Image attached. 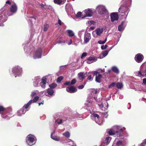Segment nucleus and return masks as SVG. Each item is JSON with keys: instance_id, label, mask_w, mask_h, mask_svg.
<instances>
[{"instance_id": "1", "label": "nucleus", "mask_w": 146, "mask_h": 146, "mask_svg": "<svg viewBox=\"0 0 146 146\" xmlns=\"http://www.w3.org/2000/svg\"><path fill=\"white\" fill-rule=\"evenodd\" d=\"M126 129L125 128L120 125L114 126L108 131L110 135L116 134L118 137H121L123 135V131Z\"/></svg>"}, {"instance_id": "2", "label": "nucleus", "mask_w": 146, "mask_h": 146, "mask_svg": "<svg viewBox=\"0 0 146 146\" xmlns=\"http://www.w3.org/2000/svg\"><path fill=\"white\" fill-rule=\"evenodd\" d=\"M0 114H1V117L3 118L8 119L12 115V110L8 109L6 110L3 106H0Z\"/></svg>"}, {"instance_id": "3", "label": "nucleus", "mask_w": 146, "mask_h": 146, "mask_svg": "<svg viewBox=\"0 0 146 146\" xmlns=\"http://www.w3.org/2000/svg\"><path fill=\"white\" fill-rule=\"evenodd\" d=\"M22 72V68L19 66H15L13 67L12 70V74L15 77L21 75Z\"/></svg>"}, {"instance_id": "4", "label": "nucleus", "mask_w": 146, "mask_h": 146, "mask_svg": "<svg viewBox=\"0 0 146 146\" xmlns=\"http://www.w3.org/2000/svg\"><path fill=\"white\" fill-rule=\"evenodd\" d=\"M36 139L35 136L32 134H29L26 138L27 143L29 146H32L36 143Z\"/></svg>"}, {"instance_id": "5", "label": "nucleus", "mask_w": 146, "mask_h": 146, "mask_svg": "<svg viewBox=\"0 0 146 146\" xmlns=\"http://www.w3.org/2000/svg\"><path fill=\"white\" fill-rule=\"evenodd\" d=\"M96 10L101 15H104L108 13V11L105 7L102 5H99L96 8Z\"/></svg>"}, {"instance_id": "6", "label": "nucleus", "mask_w": 146, "mask_h": 146, "mask_svg": "<svg viewBox=\"0 0 146 146\" xmlns=\"http://www.w3.org/2000/svg\"><path fill=\"white\" fill-rule=\"evenodd\" d=\"M92 119L95 121L96 123L99 125H101L102 123V122L101 120H100V116L97 114L94 113L91 115Z\"/></svg>"}, {"instance_id": "7", "label": "nucleus", "mask_w": 146, "mask_h": 146, "mask_svg": "<svg viewBox=\"0 0 146 146\" xmlns=\"http://www.w3.org/2000/svg\"><path fill=\"white\" fill-rule=\"evenodd\" d=\"M94 12V10L92 9H88L85 10L83 12L85 15L82 17V18H84L86 17H91L93 15Z\"/></svg>"}, {"instance_id": "8", "label": "nucleus", "mask_w": 146, "mask_h": 146, "mask_svg": "<svg viewBox=\"0 0 146 146\" xmlns=\"http://www.w3.org/2000/svg\"><path fill=\"white\" fill-rule=\"evenodd\" d=\"M42 50L41 48H38L34 52L33 57L34 59L39 58H41Z\"/></svg>"}, {"instance_id": "9", "label": "nucleus", "mask_w": 146, "mask_h": 146, "mask_svg": "<svg viewBox=\"0 0 146 146\" xmlns=\"http://www.w3.org/2000/svg\"><path fill=\"white\" fill-rule=\"evenodd\" d=\"M135 74L139 77H146V69L144 70L141 66L140 70L135 72Z\"/></svg>"}, {"instance_id": "10", "label": "nucleus", "mask_w": 146, "mask_h": 146, "mask_svg": "<svg viewBox=\"0 0 146 146\" xmlns=\"http://www.w3.org/2000/svg\"><path fill=\"white\" fill-rule=\"evenodd\" d=\"M54 93L53 90L51 88H48L43 92L45 95L48 97L52 96L54 95Z\"/></svg>"}, {"instance_id": "11", "label": "nucleus", "mask_w": 146, "mask_h": 146, "mask_svg": "<svg viewBox=\"0 0 146 146\" xmlns=\"http://www.w3.org/2000/svg\"><path fill=\"white\" fill-rule=\"evenodd\" d=\"M98 72L96 71L90 72H88V76L87 78V81H92L93 80V78L94 75H96L98 74Z\"/></svg>"}, {"instance_id": "12", "label": "nucleus", "mask_w": 146, "mask_h": 146, "mask_svg": "<svg viewBox=\"0 0 146 146\" xmlns=\"http://www.w3.org/2000/svg\"><path fill=\"white\" fill-rule=\"evenodd\" d=\"M38 99L39 97L38 96H36L33 100H30L27 104H25L24 108L25 109H27L32 103L36 102Z\"/></svg>"}, {"instance_id": "13", "label": "nucleus", "mask_w": 146, "mask_h": 146, "mask_svg": "<svg viewBox=\"0 0 146 146\" xmlns=\"http://www.w3.org/2000/svg\"><path fill=\"white\" fill-rule=\"evenodd\" d=\"M41 78L39 76H36L35 78L33 80V85L35 87L39 86V84Z\"/></svg>"}, {"instance_id": "14", "label": "nucleus", "mask_w": 146, "mask_h": 146, "mask_svg": "<svg viewBox=\"0 0 146 146\" xmlns=\"http://www.w3.org/2000/svg\"><path fill=\"white\" fill-rule=\"evenodd\" d=\"M143 55L141 53H138L135 55V59L137 62L138 63H140L143 60Z\"/></svg>"}, {"instance_id": "15", "label": "nucleus", "mask_w": 146, "mask_h": 146, "mask_svg": "<svg viewBox=\"0 0 146 146\" xmlns=\"http://www.w3.org/2000/svg\"><path fill=\"white\" fill-rule=\"evenodd\" d=\"M46 78L45 77H43L41 78V80L39 84V86H40L42 88L44 89L46 87Z\"/></svg>"}, {"instance_id": "16", "label": "nucleus", "mask_w": 146, "mask_h": 146, "mask_svg": "<svg viewBox=\"0 0 146 146\" xmlns=\"http://www.w3.org/2000/svg\"><path fill=\"white\" fill-rule=\"evenodd\" d=\"M91 39V36L90 34L88 33H85L84 38V43H87L89 42Z\"/></svg>"}, {"instance_id": "17", "label": "nucleus", "mask_w": 146, "mask_h": 146, "mask_svg": "<svg viewBox=\"0 0 146 146\" xmlns=\"http://www.w3.org/2000/svg\"><path fill=\"white\" fill-rule=\"evenodd\" d=\"M142 86H140V88L138 89L139 90H142L145 92H146V78H143V83Z\"/></svg>"}, {"instance_id": "18", "label": "nucleus", "mask_w": 146, "mask_h": 146, "mask_svg": "<svg viewBox=\"0 0 146 146\" xmlns=\"http://www.w3.org/2000/svg\"><path fill=\"white\" fill-rule=\"evenodd\" d=\"M111 20L112 22L117 21L119 19L118 15L116 13H113L110 15Z\"/></svg>"}, {"instance_id": "19", "label": "nucleus", "mask_w": 146, "mask_h": 146, "mask_svg": "<svg viewBox=\"0 0 146 146\" xmlns=\"http://www.w3.org/2000/svg\"><path fill=\"white\" fill-rule=\"evenodd\" d=\"M97 60V58L94 56H90L87 58L86 62L88 64H90Z\"/></svg>"}, {"instance_id": "20", "label": "nucleus", "mask_w": 146, "mask_h": 146, "mask_svg": "<svg viewBox=\"0 0 146 146\" xmlns=\"http://www.w3.org/2000/svg\"><path fill=\"white\" fill-rule=\"evenodd\" d=\"M66 91L70 93H73L77 91L76 88L74 86H70L66 88Z\"/></svg>"}, {"instance_id": "21", "label": "nucleus", "mask_w": 146, "mask_h": 146, "mask_svg": "<svg viewBox=\"0 0 146 146\" xmlns=\"http://www.w3.org/2000/svg\"><path fill=\"white\" fill-rule=\"evenodd\" d=\"M111 138L110 137H106L104 141H103L102 142V144L103 146H105L107 145L111 141Z\"/></svg>"}, {"instance_id": "22", "label": "nucleus", "mask_w": 146, "mask_h": 146, "mask_svg": "<svg viewBox=\"0 0 146 146\" xmlns=\"http://www.w3.org/2000/svg\"><path fill=\"white\" fill-rule=\"evenodd\" d=\"M104 29L102 27L98 28L96 29L95 30V32L97 35L100 36L103 33Z\"/></svg>"}, {"instance_id": "23", "label": "nucleus", "mask_w": 146, "mask_h": 146, "mask_svg": "<svg viewBox=\"0 0 146 146\" xmlns=\"http://www.w3.org/2000/svg\"><path fill=\"white\" fill-rule=\"evenodd\" d=\"M17 7L15 3L12 5L10 7V11L12 13H15L17 11Z\"/></svg>"}, {"instance_id": "24", "label": "nucleus", "mask_w": 146, "mask_h": 146, "mask_svg": "<svg viewBox=\"0 0 146 146\" xmlns=\"http://www.w3.org/2000/svg\"><path fill=\"white\" fill-rule=\"evenodd\" d=\"M25 105L21 109L17 112L18 115L19 116H21L22 114H24L26 111L27 110H24V109H26L25 108H24Z\"/></svg>"}, {"instance_id": "25", "label": "nucleus", "mask_w": 146, "mask_h": 146, "mask_svg": "<svg viewBox=\"0 0 146 146\" xmlns=\"http://www.w3.org/2000/svg\"><path fill=\"white\" fill-rule=\"evenodd\" d=\"M98 73H99L98 72ZM98 75H97V74L96 75V81L98 83H100L102 81V75L99 74L98 73Z\"/></svg>"}, {"instance_id": "26", "label": "nucleus", "mask_w": 146, "mask_h": 146, "mask_svg": "<svg viewBox=\"0 0 146 146\" xmlns=\"http://www.w3.org/2000/svg\"><path fill=\"white\" fill-rule=\"evenodd\" d=\"M24 48L25 53L27 54V56H30L31 52L30 48H27L25 46L24 47Z\"/></svg>"}, {"instance_id": "27", "label": "nucleus", "mask_w": 146, "mask_h": 146, "mask_svg": "<svg viewBox=\"0 0 146 146\" xmlns=\"http://www.w3.org/2000/svg\"><path fill=\"white\" fill-rule=\"evenodd\" d=\"M66 0H54L55 3L59 5L63 4L66 2Z\"/></svg>"}, {"instance_id": "28", "label": "nucleus", "mask_w": 146, "mask_h": 146, "mask_svg": "<svg viewBox=\"0 0 146 146\" xmlns=\"http://www.w3.org/2000/svg\"><path fill=\"white\" fill-rule=\"evenodd\" d=\"M111 70L113 71L117 74H119V72L118 69L117 67L115 66H113L111 68Z\"/></svg>"}, {"instance_id": "29", "label": "nucleus", "mask_w": 146, "mask_h": 146, "mask_svg": "<svg viewBox=\"0 0 146 146\" xmlns=\"http://www.w3.org/2000/svg\"><path fill=\"white\" fill-rule=\"evenodd\" d=\"M78 77L79 79L80 80H83L85 78L84 73L82 72L78 73Z\"/></svg>"}, {"instance_id": "30", "label": "nucleus", "mask_w": 146, "mask_h": 146, "mask_svg": "<svg viewBox=\"0 0 146 146\" xmlns=\"http://www.w3.org/2000/svg\"><path fill=\"white\" fill-rule=\"evenodd\" d=\"M69 36L70 37H72L74 35V33L71 30H68L66 31Z\"/></svg>"}, {"instance_id": "31", "label": "nucleus", "mask_w": 146, "mask_h": 146, "mask_svg": "<svg viewBox=\"0 0 146 146\" xmlns=\"http://www.w3.org/2000/svg\"><path fill=\"white\" fill-rule=\"evenodd\" d=\"M112 48H111L110 49L108 50H106L102 52V53L104 57H106L108 54L109 51L112 49Z\"/></svg>"}, {"instance_id": "32", "label": "nucleus", "mask_w": 146, "mask_h": 146, "mask_svg": "<svg viewBox=\"0 0 146 146\" xmlns=\"http://www.w3.org/2000/svg\"><path fill=\"white\" fill-rule=\"evenodd\" d=\"M51 138L53 140L57 141H59L60 140V139L59 137L53 136L52 133L51 134Z\"/></svg>"}, {"instance_id": "33", "label": "nucleus", "mask_w": 146, "mask_h": 146, "mask_svg": "<svg viewBox=\"0 0 146 146\" xmlns=\"http://www.w3.org/2000/svg\"><path fill=\"white\" fill-rule=\"evenodd\" d=\"M39 94V92L38 90H34L33 91L31 92V96L33 97L34 96H35V95L38 94Z\"/></svg>"}, {"instance_id": "34", "label": "nucleus", "mask_w": 146, "mask_h": 146, "mask_svg": "<svg viewBox=\"0 0 146 146\" xmlns=\"http://www.w3.org/2000/svg\"><path fill=\"white\" fill-rule=\"evenodd\" d=\"M85 105L86 107H91L92 106V102L87 101L85 104Z\"/></svg>"}, {"instance_id": "35", "label": "nucleus", "mask_w": 146, "mask_h": 146, "mask_svg": "<svg viewBox=\"0 0 146 146\" xmlns=\"http://www.w3.org/2000/svg\"><path fill=\"white\" fill-rule=\"evenodd\" d=\"M123 22H122L121 24L118 26V30L119 31H121L123 30Z\"/></svg>"}, {"instance_id": "36", "label": "nucleus", "mask_w": 146, "mask_h": 146, "mask_svg": "<svg viewBox=\"0 0 146 146\" xmlns=\"http://www.w3.org/2000/svg\"><path fill=\"white\" fill-rule=\"evenodd\" d=\"M57 86V84L55 83H53L49 85V87H50V88L52 89L55 88Z\"/></svg>"}, {"instance_id": "37", "label": "nucleus", "mask_w": 146, "mask_h": 146, "mask_svg": "<svg viewBox=\"0 0 146 146\" xmlns=\"http://www.w3.org/2000/svg\"><path fill=\"white\" fill-rule=\"evenodd\" d=\"M63 135L67 138H69L70 136V134L68 131L63 133Z\"/></svg>"}, {"instance_id": "38", "label": "nucleus", "mask_w": 146, "mask_h": 146, "mask_svg": "<svg viewBox=\"0 0 146 146\" xmlns=\"http://www.w3.org/2000/svg\"><path fill=\"white\" fill-rule=\"evenodd\" d=\"M67 142L68 143V144L70 146H73L74 145V142L70 139H68L67 140Z\"/></svg>"}, {"instance_id": "39", "label": "nucleus", "mask_w": 146, "mask_h": 146, "mask_svg": "<svg viewBox=\"0 0 146 146\" xmlns=\"http://www.w3.org/2000/svg\"><path fill=\"white\" fill-rule=\"evenodd\" d=\"M103 104H104V110H107L108 107V104L107 102H105Z\"/></svg>"}, {"instance_id": "40", "label": "nucleus", "mask_w": 146, "mask_h": 146, "mask_svg": "<svg viewBox=\"0 0 146 146\" xmlns=\"http://www.w3.org/2000/svg\"><path fill=\"white\" fill-rule=\"evenodd\" d=\"M107 40V38H106L104 40H99L98 43L100 44H103L106 43Z\"/></svg>"}, {"instance_id": "41", "label": "nucleus", "mask_w": 146, "mask_h": 146, "mask_svg": "<svg viewBox=\"0 0 146 146\" xmlns=\"http://www.w3.org/2000/svg\"><path fill=\"white\" fill-rule=\"evenodd\" d=\"M69 8V9H68V11H71L73 10V8L71 5H66V8L67 9L68 8Z\"/></svg>"}, {"instance_id": "42", "label": "nucleus", "mask_w": 146, "mask_h": 146, "mask_svg": "<svg viewBox=\"0 0 146 146\" xmlns=\"http://www.w3.org/2000/svg\"><path fill=\"white\" fill-rule=\"evenodd\" d=\"M30 19H29L28 20V22L30 24H32V23L31 22H30V21H31V20L33 19H34L35 20L36 19V17H30Z\"/></svg>"}, {"instance_id": "43", "label": "nucleus", "mask_w": 146, "mask_h": 146, "mask_svg": "<svg viewBox=\"0 0 146 146\" xmlns=\"http://www.w3.org/2000/svg\"><path fill=\"white\" fill-rule=\"evenodd\" d=\"M123 85L121 83H117L116 86L119 89L123 87Z\"/></svg>"}, {"instance_id": "44", "label": "nucleus", "mask_w": 146, "mask_h": 146, "mask_svg": "<svg viewBox=\"0 0 146 146\" xmlns=\"http://www.w3.org/2000/svg\"><path fill=\"white\" fill-rule=\"evenodd\" d=\"M55 122L57 123L58 124H60L63 123L62 120V119H56L55 120Z\"/></svg>"}, {"instance_id": "45", "label": "nucleus", "mask_w": 146, "mask_h": 146, "mask_svg": "<svg viewBox=\"0 0 146 146\" xmlns=\"http://www.w3.org/2000/svg\"><path fill=\"white\" fill-rule=\"evenodd\" d=\"M49 27V25L47 24L44 25V27L43 30L44 31H46L48 29Z\"/></svg>"}, {"instance_id": "46", "label": "nucleus", "mask_w": 146, "mask_h": 146, "mask_svg": "<svg viewBox=\"0 0 146 146\" xmlns=\"http://www.w3.org/2000/svg\"><path fill=\"white\" fill-rule=\"evenodd\" d=\"M84 30H82L79 31L78 33V36L80 37L82 36V35L83 34V33L84 32Z\"/></svg>"}, {"instance_id": "47", "label": "nucleus", "mask_w": 146, "mask_h": 146, "mask_svg": "<svg viewBox=\"0 0 146 146\" xmlns=\"http://www.w3.org/2000/svg\"><path fill=\"white\" fill-rule=\"evenodd\" d=\"M115 83L113 82L111 84H110V85H109L108 88H112L115 86Z\"/></svg>"}, {"instance_id": "48", "label": "nucleus", "mask_w": 146, "mask_h": 146, "mask_svg": "<svg viewBox=\"0 0 146 146\" xmlns=\"http://www.w3.org/2000/svg\"><path fill=\"white\" fill-rule=\"evenodd\" d=\"M87 53L86 52H83L81 56V59H82L84 57L86 56H87Z\"/></svg>"}, {"instance_id": "49", "label": "nucleus", "mask_w": 146, "mask_h": 146, "mask_svg": "<svg viewBox=\"0 0 146 146\" xmlns=\"http://www.w3.org/2000/svg\"><path fill=\"white\" fill-rule=\"evenodd\" d=\"M122 144V141L119 140L117 141L116 144L118 146H120Z\"/></svg>"}, {"instance_id": "50", "label": "nucleus", "mask_w": 146, "mask_h": 146, "mask_svg": "<svg viewBox=\"0 0 146 146\" xmlns=\"http://www.w3.org/2000/svg\"><path fill=\"white\" fill-rule=\"evenodd\" d=\"M63 78L62 76H60L58 78L57 81L58 82H60L63 79Z\"/></svg>"}, {"instance_id": "51", "label": "nucleus", "mask_w": 146, "mask_h": 146, "mask_svg": "<svg viewBox=\"0 0 146 146\" xmlns=\"http://www.w3.org/2000/svg\"><path fill=\"white\" fill-rule=\"evenodd\" d=\"M71 85H73L75 84L76 82V80L75 79H73L70 82Z\"/></svg>"}, {"instance_id": "52", "label": "nucleus", "mask_w": 146, "mask_h": 146, "mask_svg": "<svg viewBox=\"0 0 146 146\" xmlns=\"http://www.w3.org/2000/svg\"><path fill=\"white\" fill-rule=\"evenodd\" d=\"M108 47V46L107 45H105V46L102 45L101 46V48L102 50H104L106 49Z\"/></svg>"}, {"instance_id": "53", "label": "nucleus", "mask_w": 146, "mask_h": 146, "mask_svg": "<svg viewBox=\"0 0 146 146\" xmlns=\"http://www.w3.org/2000/svg\"><path fill=\"white\" fill-rule=\"evenodd\" d=\"M64 84L65 85L68 86L71 85V82L70 81L66 82L64 83Z\"/></svg>"}, {"instance_id": "54", "label": "nucleus", "mask_w": 146, "mask_h": 146, "mask_svg": "<svg viewBox=\"0 0 146 146\" xmlns=\"http://www.w3.org/2000/svg\"><path fill=\"white\" fill-rule=\"evenodd\" d=\"M82 13L80 12H78L76 15V16L77 17H80L81 16Z\"/></svg>"}, {"instance_id": "55", "label": "nucleus", "mask_w": 146, "mask_h": 146, "mask_svg": "<svg viewBox=\"0 0 146 146\" xmlns=\"http://www.w3.org/2000/svg\"><path fill=\"white\" fill-rule=\"evenodd\" d=\"M96 33V32H95V31H93L92 33V35H93V36L94 37H95V38H96L97 37V35H95V34Z\"/></svg>"}, {"instance_id": "56", "label": "nucleus", "mask_w": 146, "mask_h": 146, "mask_svg": "<svg viewBox=\"0 0 146 146\" xmlns=\"http://www.w3.org/2000/svg\"><path fill=\"white\" fill-rule=\"evenodd\" d=\"M84 85H80L78 87V88L80 89H82L84 88Z\"/></svg>"}, {"instance_id": "57", "label": "nucleus", "mask_w": 146, "mask_h": 146, "mask_svg": "<svg viewBox=\"0 0 146 146\" xmlns=\"http://www.w3.org/2000/svg\"><path fill=\"white\" fill-rule=\"evenodd\" d=\"M5 18L4 19H2L1 20H0V22L1 23H3L5 22L7 20V18L6 17H5Z\"/></svg>"}, {"instance_id": "58", "label": "nucleus", "mask_w": 146, "mask_h": 146, "mask_svg": "<svg viewBox=\"0 0 146 146\" xmlns=\"http://www.w3.org/2000/svg\"><path fill=\"white\" fill-rule=\"evenodd\" d=\"M98 105L99 106L100 108H104V104H103L102 103L100 104H98Z\"/></svg>"}, {"instance_id": "59", "label": "nucleus", "mask_w": 146, "mask_h": 146, "mask_svg": "<svg viewBox=\"0 0 146 146\" xmlns=\"http://www.w3.org/2000/svg\"><path fill=\"white\" fill-rule=\"evenodd\" d=\"M97 91L96 90H94L92 92V93L93 94H96L97 93Z\"/></svg>"}, {"instance_id": "60", "label": "nucleus", "mask_w": 146, "mask_h": 146, "mask_svg": "<svg viewBox=\"0 0 146 146\" xmlns=\"http://www.w3.org/2000/svg\"><path fill=\"white\" fill-rule=\"evenodd\" d=\"M104 58V57L103 56L102 54H100L98 57L99 58H100V59L102 58Z\"/></svg>"}, {"instance_id": "61", "label": "nucleus", "mask_w": 146, "mask_h": 146, "mask_svg": "<svg viewBox=\"0 0 146 146\" xmlns=\"http://www.w3.org/2000/svg\"><path fill=\"white\" fill-rule=\"evenodd\" d=\"M146 144V139H144L142 142V144Z\"/></svg>"}, {"instance_id": "62", "label": "nucleus", "mask_w": 146, "mask_h": 146, "mask_svg": "<svg viewBox=\"0 0 146 146\" xmlns=\"http://www.w3.org/2000/svg\"><path fill=\"white\" fill-rule=\"evenodd\" d=\"M72 39H70V42L68 43V45H70L72 44Z\"/></svg>"}, {"instance_id": "63", "label": "nucleus", "mask_w": 146, "mask_h": 146, "mask_svg": "<svg viewBox=\"0 0 146 146\" xmlns=\"http://www.w3.org/2000/svg\"><path fill=\"white\" fill-rule=\"evenodd\" d=\"M62 22L60 20V19H59L58 20V24L61 25L62 24Z\"/></svg>"}, {"instance_id": "64", "label": "nucleus", "mask_w": 146, "mask_h": 146, "mask_svg": "<svg viewBox=\"0 0 146 146\" xmlns=\"http://www.w3.org/2000/svg\"><path fill=\"white\" fill-rule=\"evenodd\" d=\"M129 10H127L126 11H125V12H124L123 13L125 14H127V15L128 13H129Z\"/></svg>"}]
</instances>
